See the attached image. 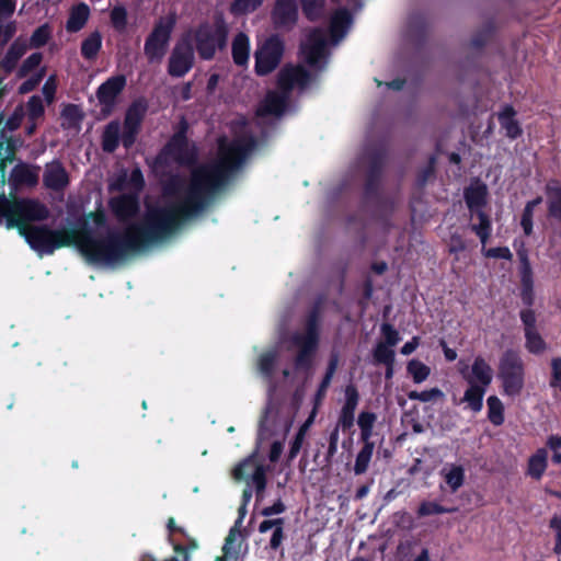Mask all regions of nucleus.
<instances>
[{
  "label": "nucleus",
  "mask_w": 561,
  "mask_h": 561,
  "mask_svg": "<svg viewBox=\"0 0 561 561\" xmlns=\"http://www.w3.org/2000/svg\"><path fill=\"white\" fill-rule=\"evenodd\" d=\"M254 145V138L245 134L230 141L220 138L215 160L193 169L190 180L172 176L163 187L164 206L150 209L142 218V253L150 244L164 241L182 224L202 214L242 165Z\"/></svg>",
  "instance_id": "nucleus-1"
},
{
  "label": "nucleus",
  "mask_w": 561,
  "mask_h": 561,
  "mask_svg": "<svg viewBox=\"0 0 561 561\" xmlns=\"http://www.w3.org/2000/svg\"><path fill=\"white\" fill-rule=\"evenodd\" d=\"M90 265L114 266L140 253V221L122 228H107L75 244Z\"/></svg>",
  "instance_id": "nucleus-2"
},
{
  "label": "nucleus",
  "mask_w": 561,
  "mask_h": 561,
  "mask_svg": "<svg viewBox=\"0 0 561 561\" xmlns=\"http://www.w3.org/2000/svg\"><path fill=\"white\" fill-rule=\"evenodd\" d=\"M49 215L48 207L37 198L0 194V226L7 229L20 231L25 224L45 221Z\"/></svg>",
  "instance_id": "nucleus-3"
},
{
  "label": "nucleus",
  "mask_w": 561,
  "mask_h": 561,
  "mask_svg": "<svg viewBox=\"0 0 561 561\" xmlns=\"http://www.w3.org/2000/svg\"><path fill=\"white\" fill-rule=\"evenodd\" d=\"M310 81L309 72L302 66L286 65L277 76L279 91H270L257 108L259 116H280L286 107L289 93L295 88L304 89Z\"/></svg>",
  "instance_id": "nucleus-4"
},
{
  "label": "nucleus",
  "mask_w": 561,
  "mask_h": 561,
  "mask_svg": "<svg viewBox=\"0 0 561 561\" xmlns=\"http://www.w3.org/2000/svg\"><path fill=\"white\" fill-rule=\"evenodd\" d=\"M72 232L67 228L51 229L45 225L28 226V224L19 231L30 248L39 254H53L57 249L75 247V241L71 239Z\"/></svg>",
  "instance_id": "nucleus-5"
},
{
  "label": "nucleus",
  "mask_w": 561,
  "mask_h": 561,
  "mask_svg": "<svg viewBox=\"0 0 561 561\" xmlns=\"http://www.w3.org/2000/svg\"><path fill=\"white\" fill-rule=\"evenodd\" d=\"M499 378L506 396L517 397L525 383V367L520 355L512 350L503 353L499 362Z\"/></svg>",
  "instance_id": "nucleus-6"
},
{
  "label": "nucleus",
  "mask_w": 561,
  "mask_h": 561,
  "mask_svg": "<svg viewBox=\"0 0 561 561\" xmlns=\"http://www.w3.org/2000/svg\"><path fill=\"white\" fill-rule=\"evenodd\" d=\"M176 20V13L172 11L156 22L145 44V54L150 62H160L164 57Z\"/></svg>",
  "instance_id": "nucleus-7"
},
{
  "label": "nucleus",
  "mask_w": 561,
  "mask_h": 561,
  "mask_svg": "<svg viewBox=\"0 0 561 561\" xmlns=\"http://www.w3.org/2000/svg\"><path fill=\"white\" fill-rule=\"evenodd\" d=\"M227 25L222 20L201 25L195 33V45L203 59H211L218 48L227 42Z\"/></svg>",
  "instance_id": "nucleus-8"
},
{
  "label": "nucleus",
  "mask_w": 561,
  "mask_h": 561,
  "mask_svg": "<svg viewBox=\"0 0 561 561\" xmlns=\"http://www.w3.org/2000/svg\"><path fill=\"white\" fill-rule=\"evenodd\" d=\"M267 470V466L253 454L233 468L232 478L236 481L245 480L249 485H254L257 495H262L266 488Z\"/></svg>",
  "instance_id": "nucleus-9"
},
{
  "label": "nucleus",
  "mask_w": 561,
  "mask_h": 561,
  "mask_svg": "<svg viewBox=\"0 0 561 561\" xmlns=\"http://www.w3.org/2000/svg\"><path fill=\"white\" fill-rule=\"evenodd\" d=\"M108 208L116 220L128 226L134 221H140V192L123 193L108 199Z\"/></svg>",
  "instance_id": "nucleus-10"
},
{
  "label": "nucleus",
  "mask_w": 561,
  "mask_h": 561,
  "mask_svg": "<svg viewBox=\"0 0 561 561\" xmlns=\"http://www.w3.org/2000/svg\"><path fill=\"white\" fill-rule=\"evenodd\" d=\"M284 51L283 43L273 36L266 39L255 51V72L259 76L271 73L279 65Z\"/></svg>",
  "instance_id": "nucleus-11"
},
{
  "label": "nucleus",
  "mask_w": 561,
  "mask_h": 561,
  "mask_svg": "<svg viewBox=\"0 0 561 561\" xmlns=\"http://www.w3.org/2000/svg\"><path fill=\"white\" fill-rule=\"evenodd\" d=\"M293 346L298 348L296 357L297 366H308L310 357L314 352L318 343L317 324L314 317H311L307 323V328L301 333L294 334L291 339Z\"/></svg>",
  "instance_id": "nucleus-12"
},
{
  "label": "nucleus",
  "mask_w": 561,
  "mask_h": 561,
  "mask_svg": "<svg viewBox=\"0 0 561 561\" xmlns=\"http://www.w3.org/2000/svg\"><path fill=\"white\" fill-rule=\"evenodd\" d=\"M91 222L98 229L107 227V216L101 204H99V207L95 210L84 214L78 218L75 228H67L68 231H73L71 239L75 241V244L94 234Z\"/></svg>",
  "instance_id": "nucleus-13"
},
{
  "label": "nucleus",
  "mask_w": 561,
  "mask_h": 561,
  "mask_svg": "<svg viewBox=\"0 0 561 561\" xmlns=\"http://www.w3.org/2000/svg\"><path fill=\"white\" fill-rule=\"evenodd\" d=\"M327 35L324 30L316 28L311 31L307 39L301 45V51L306 61L311 67H318L327 56Z\"/></svg>",
  "instance_id": "nucleus-14"
},
{
  "label": "nucleus",
  "mask_w": 561,
  "mask_h": 561,
  "mask_svg": "<svg viewBox=\"0 0 561 561\" xmlns=\"http://www.w3.org/2000/svg\"><path fill=\"white\" fill-rule=\"evenodd\" d=\"M125 85V76L117 75L108 78L98 88L96 98L100 105L102 106V112L104 114L112 113L116 104L117 96L123 92Z\"/></svg>",
  "instance_id": "nucleus-15"
},
{
  "label": "nucleus",
  "mask_w": 561,
  "mask_h": 561,
  "mask_svg": "<svg viewBox=\"0 0 561 561\" xmlns=\"http://www.w3.org/2000/svg\"><path fill=\"white\" fill-rule=\"evenodd\" d=\"M195 158L194 148L190 146L182 134L174 135L160 154V159L164 161L173 160L180 164H190Z\"/></svg>",
  "instance_id": "nucleus-16"
},
{
  "label": "nucleus",
  "mask_w": 561,
  "mask_h": 561,
  "mask_svg": "<svg viewBox=\"0 0 561 561\" xmlns=\"http://www.w3.org/2000/svg\"><path fill=\"white\" fill-rule=\"evenodd\" d=\"M194 62V50L192 45L182 41L178 43L169 58V73L173 77H183L191 70Z\"/></svg>",
  "instance_id": "nucleus-17"
},
{
  "label": "nucleus",
  "mask_w": 561,
  "mask_h": 561,
  "mask_svg": "<svg viewBox=\"0 0 561 561\" xmlns=\"http://www.w3.org/2000/svg\"><path fill=\"white\" fill-rule=\"evenodd\" d=\"M70 179L60 160L55 159L46 163L43 173V184L47 190L62 193L69 185Z\"/></svg>",
  "instance_id": "nucleus-18"
},
{
  "label": "nucleus",
  "mask_w": 561,
  "mask_h": 561,
  "mask_svg": "<svg viewBox=\"0 0 561 561\" xmlns=\"http://www.w3.org/2000/svg\"><path fill=\"white\" fill-rule=\"evenodd\" d=\"M27 49V41L24 37L19 36L12 42L0 61V69L3 70L5 76L15 70L19 60L25 55ZM3 80L4 77L0 76V99L4 94Z\"/></svg>",
  "instance_id": "nucleus-19"
},
{
  "label": "nucleus",
  "mask_w": 561,
  "mask_h": 561,
  "mask_svg": "<svg viewBox=\"0 0 561 561\" xmlns=\"http://www.w3.org/2000/svg\"><path fill=\"white\" fill-rule=\"evenodd\" d=\"M39 170V165H31L24 162H20L11 170L8 182L14 190H18L22 186L33 187L38 183Z\"/></svg>",
  "instance_id": "nucleus-20"
},
{
  "label": "nucleus",
  "mask_w": 561,
  "mask_h": 561,
  "mask_svg": "<svg viewBox=\"0 0 561 561\" xmlns=\"http://www.w3.org/2000/svg\"><path fill=\"white\" fill-rule=\"evenodd\" d=\"M460 373L468 383H477L484 388L491 383L493 377L491 366L481 356L476 357L470 373L467 370V366L460 368Z\"/></svg>",
  "instance_id": "nucleus-21"
},
{
  "label": "nucleus",
  "mask_w": 561,
  "mask_h": 561,
  "mask_svg": "<svg viewBox=\"0 0 561 561\" xmlns=\"http://www.w3.org/2000/svg\"><path fill=\"white\" fill-rule=\"evenodd\" d=\"M359 400L358 392L353 385H348L345 388V401L340 411L337 419V427L342 431H347L354 425L355 410Z\"/></svg>",
  "instance_id": "nucleus-22"
},
{
  "label": "nucleus",
  "mask_w": 561,
  "mask_h": 561,
  "mask_svg": "<svg viewBox=\"0 0 561 561\" xmlns=\"http://www.w3.org/2000/svg\"><path fill=\"white\" fill-rule=\"evenodd\" d=\"M274 23L279 27H291L298 16L295 0H276L272 13Z\"/></svg>",
  "instance_id": "nucleus-23"
},
{
  "label": "nucleus",
  "mask_w": 561,
  "mask_h": 561,
  "mask_svg": "<svg viewBox=\"0 0 561 561\" xmlns=\"http://www.w3.org/2000/svg\"><path fill=\"white\" fill-rule=\"evenodd\" d=\"M546 191L548 217L561 230V184L549 183Z\"/></svg>",
  "instance_id": "nucleus-24"
},
{
  "label": "nucleus",
  "mask_w": 561,
  "mask_h": 561,
  "mask_svg": "<svg viewBox=\"0 0 561 561\" xmlns=\"http://www.w3.org/2000/svg\"><path fill=\"white\" fill-rule=\"evenodd\" d=\"M131 188V192H140V167L135 165L130 175L123 170L110 184L111 192H124Z\"/></svg>",
  "instance_id": "nucleus-25"
},
{
  "label": "nucleus",
  "mask_w": 561,
  "mask_h": 561,
  "mask_svg": "<svg viewBox=\"0 0 561 561\" xmlns=\"http://www.w3.org/2000/svg\"><path fill=\"white\" fill-rule=\"evenodd\" d=\"M352 25V16L345 9L337 10L331 19L330 33L333 42L336 44L342 39Z\"/></svg>",
  "instance_id": "nucleus-26"
},
{
  "label": "nucleus",
  "mask_w": 561,
  "mask_h": 561,
  "mask_svg": "<svg viewBox=\"0 0 561 561\" xmlns=\"http://www.w3.org/2000/svg\"><path fill=\"white\" fill-rule=\"evenodd\" d=\"M90 16V8L87 3L80 2L70 10L66 22V30L70 33L79 32L84 27Z\"/></svg>",
  "instance_id": "nucleus-27"
},
{
  "label": "nucleus",
  "mask_w": 561,
  "mask_h": 561,
  "mask_svg": "<svg viewBox=\"0 0 561 561\" xmlns=\"http://www.w3.org/2000/svg\"><path fill=\"white\" fill-rule=\"evenodd\" d=\"M440 476L453 493L465 483V468L461 465L446 463L440 470Z\"/></svg>",
  "instance_id": "nucleus-28"
},
{
  "label": "nucleus",
  "mask_w": 561,
  "mask_h": 561,
  "mask_svg": "<svg viewBox=\"0 0 561 561\" xmlns=\"http://www.w3.org/2000/svg\"><path fill=\"white\" fill-rule=\"evenodd\" d=\"M121 142V123L118 121L110 122L102 133L101 146L104 152L113 153Z\"/></svg>",
  "instance_id": "nucleus-29"
},
{
  "label": "nucleus",
  "mask_w": 561,
  "mask_h": 561,
  "mask_svg": "<svg viewBox=\"0 0 561 561\" xmlns=\"http://www.w3.org/2000/svg\"><path fill=\"white\" fill-rule=\"evenodd\" d=\"M516 112L512 106H505L499 113V122L501 127L505 130V135L512 139L517 138L522 134L518 122L515 119Z\"/></svg>",
  "instance_id": "nucleus-30"
},
{
  "label": "nucleus",
  "mask_w": 561,
  "mask_h": 561,
  "mask_svg": "<svg viewBox=\"0 0 561 561\" xmlns=\"http://www.w3.org/2000/svg\"><path fill=\"white\" fill-rule=\"evenodd\" d=\"M486 190L484 186H471L465 193V199L471 213V219H474V213L482 210L485 203Z\"/></svg>",
  "instance_id": "nucleus-31"
},
{
  "label": "nucleus",
  "mask_w": 561,
  "mask_h": 561,
  "mask_svg": "<svg viewBox=\"0 0 561 561\" xmlns=\"http://www.w3.org/2000/svg\"><path fill=\"white\" fill-rule=\"evenodd\" d=\"M548 466V451L545 448L538 449L528 460L527 473L539 480Z\"/></svg>",
  "instance_id": "nucleus-32"
},
{
  "label": "nucleus",
  "mask_w": 561,
  "mask_h": 561,
  "mask_svg": "<svg viewBox=\"0 0 561 561\" xmlns=\"http://www.w3.org/2000/svg\"><path fill=\"white\" fill-rule=\"evenodd\" d=\"M250 42L244 33H239L232 42V57L238 66L247 65L249 60Z\"/></svg>",
  "instance_id": "nucleus-33"
},
{
  "label": "nucleus",
  "mask_w": 561,
  "mask_h": 561,
  "mask_svg": "<svg viewBox=\"0 0 561 561\" xmlns=\"http://www.w3.org/2000/svg\"><path fill=\"white\" fill-rule=\"evenodd\" d=\"M485 389L477 383H469V388L465 391L461 402L467 403L471 411L480 412L483 407Z\"/></svg>",
  "instance_id": "nucleus-34"
},
{
  "label": "nucleus",
  "mask_w": 561,
  "mask_h": 561,
  "mask_svg": "<svg viewBox=\"0 0 561 561\" xmlns=\"http://www.w3.org/2000/svg\"><path fill=\"white\" fill-rule=\"evenodd\" d=\"M476 219L478 222H473L471 225V229L480 238V241L484 248L492 230L491 220L483 210H478V213H474L473 220Z\"/></svg>",
  "instance_id": "nucleus-35"
},
{
  "label": "nucleus",
  "mask_w": 561,
  "mask_h": 561,
  "mask_svg": "<svg viewBox=\"0 0 561 561\" xmlns=\"http://www.w3.org/2000/svg\"><path fill=\"white\" fill-rule=\"evenodd\" d=\"M102 47V37L99 32L91 33L81 43V55L85 60H94Z\"/></svg>",
  "instance_id": "nucleus-36"
},
{
  "label": "nucleus",
  "mask_w": 561,
  "mask_h": 561,
  "mask_svg": "<svg viewBox=\"0 0 561 561\" xmlns=\"http://www.w3.org/2000/svg\"><path fill=\"white\" fill-rule=\"evenodd\" d=\"M363 443H364V446L362 447V449L358 451V454L356 456L355 465H354V469H353L354 473L356 476L363 474L367 471L370 460H371V457H373V454H374V448H375L374 443L373 442H363Z\"/></svg>",
  "instance_id": "nucleus-37"
},
{
  "label": "nucleus",
  "mask_w": 561,
  "mask_h": 561,
  "mask_svg": "<svg viewBox=\"0 0 561 561\" xmlns=\"http://www.w3.org/2000/svg\"><path fill=\"white\" fill-rule=\"evenodd\" d=\"M53 35V28L48 23H44L32 33L27 41V48L38 49L44 47Z\"/></svg>",
  "instance_id": "nucleus-38"
},
{
  "label": "nucleus",
  "mask_w": 561,
  "mask_h": 561,
  "mask_svg": "<svg viewBox=\"0 0 561 561\" xmlns=\"http://www.w3.org/2000/svg\"><path fill=\"white\" fill-rule=\"evenodd\" d=\"M123 129L139 133L140 130V98L135 99L126 113Z\"/></svg>",
  "instance_id": "nucleus-39"
},
{
  "label": "nucleus",
  "mask_w": 561,
  "mask_h": 561,
  "mask_svg": "<svg viewBox=\"0 0 561 561\" xmlns=\"http://www.w3.org/2000/svg\"><path fill=\"white\" fill-rule=\"evenodd\" d=\"M376 420L377 416L373 412H362L358 415L357 424L360 428V439L363 442H370Z\"/></svg>",
  "instance_id": "nucleus-40"
},
{
  "label": "nucleus",
  "mask_w": 561,
  "mask_h": 561,
  "mask_svg": "<svg viewBox=\"0 0 561 561\" xmlns=\"http://www.w3.org/2000/svg\"><path fill=\"white\" fill-rule=\"evenodd\" d=\"M542 202L541 197H537L533 201H529L526 203L522 219H520V226L524 230V233L526 236H530L533 233V217L535 213V208L540 205Z\"/></svg>",
  "instance_id": "nucleus-41"
},
{
  "label": "nucleus",
  "mask_w": 561,
  "mask_h": 561,
  "mask_svg": "<svg viewBox=\"0 0 561 561\" xmlns=\"http://www.w3.org/2000/svg\"><path fill=\"white\" fill-rule=\"evenodd\" d=\"M43 61V54L39 51L31 54L19 67L16 77L19 79L26 78L31 72L36 70Z\"/></svg>",
  "instance_id": "nucleus-42"
},
{
  "label": "nucleus",
  "mask_w": 561,
  "mask_h": 561,
  "mask_svg": "<svg viewBox=\"0 0 561 561\" xmlns=\"http://www.w3.org/2000/svg\"><path fill=\"white\" fill-rule=\"evenodd\" d=\"M26 117L27 121H38L43 118L45 114V107L43 100L39 95H32L26 102Z\"/></svg>",
  "instance_id": "nucleus-43"
},
{
  "label": "nucleus",
  "mask_w": 561,
  "mask_h": 561,
  "mask_svg": "<svg viewBox=\"0 0 561 561\" xmlns=\"http://www.w3.org/2000/svg\"><path fill=\"white\" fill-rule=\"evenodd\" d=\"M374 362L376 364L394 365V351L389 345L378 342L374 348Z\"/></svg>",
  "instance_id": "nucleus-44"
},
{
  "label": "nucleus",
  "mask_w": 561,
  "mask_h": 561,
  "mask_svg": "<svg viewBox=\"0 0 561 561\" xmlns=\"http://www.w3.org/2000/svg\"><path fill=\"white\" fill-rule=\"evenodd\" d=\"M488 410H489V420L494 425H501L504 422V415H503V404L501 400L495 397L491 396L486 400Z\"/></svg>",
  "instance_id": "nucleus-45"
},
{
  "label": "nucleus",
  "mask_w": 561,
  "mask_h": 561,
  "mask_svg": "<svg viewBox=\"0 0 561 561\" xmlns=\"http://www.w3.org/2000/svg\"><path fill=\"white\" fill-rule=\"evenodd\" d=\"M407 369L415 383H421L426 380L431 373L430 367L417 359L410 360Z\"/></svg>",
  "instance_id": "nucleus-46"
},
{
  "label": "nucleus",
  "mask_w": 561,
  "mask_h": 561,
  "mask_svg": "<svg viewBox=\"0 0 561 561\" xmlns=\"http://www.w3.org/2000/svg\"><path fill=\"white\" fill-rule=\"evenodd\" d=\"M276 359L277 353L274 351L265 352L259 357L257 367L265 378L271 379Z\"/></svg>",
  "instance_id": "nucleus-47"
},
{
  "label": "nucleus",
  "mask_w": 561,
  "mask_h": 561,
  "mask_svg": "<svg viewBox=\"0 0 561 561\" xmlns=\"http://www.w3.org/2000/svg\"><path fill=\"white\" fill-rule=\"evenodd\" d=\"M526 348L534 354H540L546 350V343L537 330H526Z\"/></svg>",
  "instance_id": "nucleus-48"
},
{
  "label": "nucleus",
  "mask_w": 561,
  "mask_h": 561,
  "mask_svg": "<svg viewBox=\"0 0 561 561\" xmlns=\"http://www.w3.org/2000/svg\"><path fill=\"white\" fill-rule=\"evenodd\" d=\"M305 15L314 21L320 18L324 4V0H300Z\"/></svg>",
  "instance_id": "nucleus-49"
},
{
  "label": "nucleus",
  "mask_w": 561,
  "mask_h": 561,
  "mask_svg": "<svg viewBox=\"0 0 561 561\" xmlns=\"http://www.w3.org/2000/svg\"><path fill=\"white\" fill-rule=\"evenodd\" d=\"M263 0H234L230 10L233 14H245L256 10Z\"/></svg>",
  "instance_id": "nucleus-50"
},
{
  "label": "nucleus",
  "mask_w": 561,
  "mask_h": 561,
  "mask_svg": "<svg viewBox=\"0 0 561 561\" xmlns=\"http://www.w3.org/2000/svg\"><path fill=\"white\" fill-rule=\"evenodd\" d=\"M455 508H447L435 502H422L417 510L420 517L454 512Z\"/></svg>",
  "instance_id": "nucleus-51"
},
{
  "label": "nucleus",
  "mask_w": 561,
  "mask_h": 561,
  "mask_svg": "<svg viewBox=\"0 0 561 561\" xmlns=\"http://www.w3.org/2000/svg\"><path fill=\"white\" fill-rule=\"evenodd\" d=\"M45 68H42L38 72L27 78L19 88L21 94L28 93L37 88L43 78L45 77Z\"/></svg>",
  "instance_id": "nucleus-52"
},
{
  "label": "nucleus",
  "mask_w": 561,
  "mask_h": 561,
  "mask_svg": "<svg viewBox=\"0 0 561 561\" xmlns=\"http://www.w3.org/2000/svg\"><path fill=\"white\" fill-rule=\"evenodd\" d=\"M111 22L117 31L125 30L127 25V12L123 7H115L111 12Z\"/></svg>",
  "instance_id": "nucleus-53"
},
{
  "label": "nucleus",
  "mask_w": 561,
  "mask_h": 561,
  "mask_svg": "<svg viewBox=\"0 0 561 561\" xmlns=\"http://www.w3.org/2000/svg\"><path fill=\"white\" fill-rule=\"evenodd\" d=\"M381 332L385 337L383 344L389 345V347H394L400 342L399 332L389 323H383L381 325Z\"/></svg>",
  "instance_id": "nucleus-54"
},
{
  "label": "nucleus",
  "mask_w": 561,
  "mask_h": 561,
  "mask_svg": "<svg viewBox=\"0 0 561 561\" xmlns=\"http://www.w3.org/2000/svg\"><path fill=\"white\" fill-rule=\"evenodd\" d=\"M396 525L404 530H412L415 527L414 518L408 512H398L394 514Z\"/></svg>",
  "instance_id": "nucleus-55"
},
{
  "label": "nucleus",
  "mask_w": 561,
  "mask_h": 561,
  "mask_svg": "<svg viewBox=\"0 0 561 561\" xmlns=\"http://www.w3.org/2000/svg\"><path fill=\"white\" fill-rule=\"evenodd\" d=\"M61 116L71 123H79L83 118L80 107L76 104H67L61 111Z\"/></svg>",
  "instance_id": "nucleus-56"
},
{
  "label": "nucleus",
  "mask_w": 561,
  "mask_h": 561,
  "mask_svg": "<svg viewBox=\"0 0 561 561\" xmlns=\"http://www.w3.org/2000/svg\"><path fill=\"white\" fill-rule=\"evenodd\" d=\"M239 525H236L230 529L224 545V552L226 556L230 554L232 551L237 553L236 549L233 548V543L239 539L241 536L240 530L238 529Z\"/></svg>",
  "instance_id": "nucleus-57"
},
{
  "label": "nucleus",
  "mask_w": 561,
  "mask_h": 561,
  "mask_svg": "<svg viewBox=\"0 0 561 561\" xmlns=\"http://www.w3.org/2000/svg\"><path fill=\"white\" fill-rule=\"evenodd\" d=\"M550 527L556 531L554 553L561 556V516H553L550 520Z\"/></svg>",
  "instance_id": "nucleus-58"
},
{
  "label": "nucleus",
  "mask_w": 561,
  "mask_h": 561,
  "mask_svg": "<svg viewBox=\"0 0 561 561\" xmlns=\"http://www.w3.org/2000/svg\"><path fill=\"white\" fill-rule=\"evenodd\" d=\"M484 255L488 257H494V259H505V260L512 259V253H511L510 249L506 247H497V248L488 249L484 252Z\"/></svg>",
  "instance_id": "nucleus-59"
},
{
  "label": "nucleus",
  "mask_w": 561,
  "mask_h": 561,
  "mask_svg": "<svg viewBox=\"0 0 561 561\" xmlns=\"http://www.w3.org/2000/svg\"><path fill=\"white\" fill-rule=\"evenodd\" d=\"M304 439H305V428L300 427V430L296 434L295 439L293 440V443L290 445V449H289V458L290 459H294L298 455V453L301 449Z\"/></svg>",
  "instance_id": "nucleus-60"
},
{
  "label": "nucleus",
  "mask_w": 561,
  "mask_h": 561,
  "mask_svg": "<svg viewBox=\"0 0 561 561\" xmlns=\"http://www.w3.org/2000/svg\"><path fill=\"white\" fill-rule=\"evenodd\" d=\"M284 539H285L284 525H280V526L276 527L275 530H273V534H272V537L270 540V548L272 550H277L282 546Z\"/></svg>",
  "instance_id": "nucleus-61"
},
{
  "label": "nucleus",
  "mask_w": 561,
  "mask_h": 561,
  "mask_svg": "<svg viewBox=\"0 0 561 561\" xmlns=\"http://www.w3.org/2000/svg\"><path fill=\"white\" fill-rule=\"evenodd\" d=\"M42 92L47 101L50 104L55 100L56 94V84L54 77H50L43 85Z\"/></svg>",
  "instance_id": "nucleus-62"
},
{
  "label": "nucleus",
  "mask_w": 561,
  "mask_h": 561,
  "mask_svg": "<svg viewBox=\"0 0 561 561\" xmlns=\"http://www.w3.org/2000/svg\"><path fill=\"white\" fill-rule=\"evenodd\" d=\"M15 0H0V21L10 18L15 10Z\"/></svg>",
  "instance_id": "nucleus-63"
},
{
  "label": "nucleus",
  "mask_w": 561,
  "mask_h": 561,
  "mask_svg": "<svg viewBox=\"0 0 561 561\" xmlns=\"http://www.w3.org/2000/svg\"><path fill=\"white\" fill-rule=\"evenodd\" d=\"M520 319L526 330H536V317L533 310L526 309L520 312Z\"/></svg>",
  "instance_id": "nucleus-64"
}]
</instances>
